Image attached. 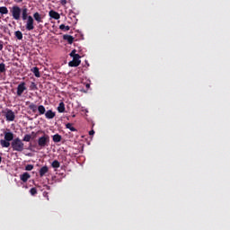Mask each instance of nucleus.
<instances>
[{
    "label": "nucleus",
    "instance_id": "39",
    "mask_svg": "<svg viewBox=\"0 0 230 230\" xmlns=\"http://www.w3.org/2000/svg\"><path fill=\"white\" fill-rule=\"evenodd\" d=\"M72 118H75V115H73Z\"/></svg>",
    "mask_w": 230,
    "mask_h": 230
},
{
    "label": "nucleus",
    "instance_id": "11",
    "mask_svg": "<svg viewBox=\"0 0 230 230\" xmlns=\"http://www.w3.org/2000/svg\"><path fill=\"white\" fill-rule=\"evenodd\" d=\"M64 40H66L68 44H73L75 42V37L69 35V34H65L63 36Z\"/></svg>",
    "mask_w": 230,
    "mask_h": 230
},
{
    "label": "nucleus",
    "instance_id": "21",
    "mask_svg": "<svg viewBox=\"0 0 230 230\" xmlns=\"http://www.w3.org/2000/svg\"><path fill=\"white\" fill-rule=\"evenodd\" d=\"M14 35L18 40H22V32L21 31H16Z\"/></svg>",
    "mask_w": 230,
    "mask_h": 230
},
{
    "label": "nucleus",
    "instance_id": "26",
    "mask_svg": "<svg viewBox=\"0 0 230 230\" xmlns=\"http://www.w3.org/2000/svg\"><path fill=\"white\" fill-rule=\"evenodd\" d=\"M52 168H60V162L54 160L51 164Z\"/></svg>",
    "mask_w": 230,
    "mask_h": 230
},
{
    "label": "nucleus",
    "instance_id": "22",
    "mask_svg": "<svg viewBox=\"0 0 230 230\" xmlns=\"http://www.w3.org/2000/svg\"><path fill=\"white\" fill-rule=\"evenodd\" d=\"M66 128H68V130H70L71 132H76V129L75 128V127H73L72 123L66 124Z\"/></svg>",
    "mask_w": 230,
    "mask_h": 230
},
{
    "label": "nucleus",
    "instance_id": "7",
    "mask_svg": "<svg viewBox=\"0 0 230 230\" xmlns=\"http://www.w3.org/2000/svg\"><path fill=\"white\" fill-rule=\"evenodd\" d=\"M24 91H26V83L22 82L17 86V92H16L17 96H22V93H24Z\"/></svg>",
    "mask_w": 230,
    "mask_h": 230
},
{
    "label": "nucleus",
    "instance_id": "19",
    "mask_svg": "<svg viewBox=\"0 0 230 230\" xmlns=\"http://www.w3.org/2000/svg\"><path fill=\"white\" fill-rule=\"evenodd\" d=\"M38 111L40 116H42V114H46V108L44 107V105L38 106Z\"/></svg>",
    "mask_w": 230,
    "mask_h": 230
},
{
    "label": "nucleus",
    "instance_id": "32",
    "mask_svg": "<svg viewBox=\"0 0 230 230\" xmlns=\"http://www.w3.org/2000/svg\"><path fill=\"white\" fill-rule=\"evenodd\" d=\"M60 3L62 6H66V4H67V0H60Z\"/></svg>",
    "mask_w": 230,
    "mask_h": 230
},
{
    "label": "nucleus",
    "instance_id": "37",
    "mask_svg": "<svg viewBox=\"0 0 230 230\" xmlns=\"http://www.w3.org/2000/svg\"><path fill=\"white\" fill-rule=\"evenodd\" d=\"M3 161V157L0 155V164L2 163Z\"/></svg>",
    "mask_w": 230,
    "mask_h": 230
},
{
    "label": "nucleus",
    "instance_id": "8",
    "mask_svg": "<svg viewBox=\"0 0 230 230\" xmlns=\"http://www.w3.org/2000/svg\"><path fill=\"white\" fill-rule=\"evenodd\" d=\"M5 119H6V121H14L15 112H13V111L9 109V111H6Z\"/></svg>",
    "mask_w": 230,
    "mask_h": 230
},
{
    "label": "nucleus",
    "instance_id": "40",
    "mask_svg": "<svg viewBox=\"0 0 230 230\" xmlns=\"http://www.w3.org/2000/svg\"><path fill=\"white\" fill-rule=\"evenodd\" d=\"M86 87H89V84H87Z\"/></svg>",
    "mask_w": 230,
    "mask_h": 230
},
{
    "label": "nucleus",
    "instance_id": "4",
    "mask_svg": "<svg viewBox=\"0 0 230 230\" xmlns=\"http://www.w3.org/2000/svg\"><path fill=\"white\" fill-rule=\"evenodd\" d=\"M25 28L27 31H31L35 30V20H33V17L31 15H29L28 19L26 20Z\"/></svg>",
    "mask_w": 230,
    "mask_h": 230
},
{
    "label": "nucleus",
    "instance_id": "18",
    "mask_svg": "<svg viewBox=\"0 0 230 230\" xmlns=\"http://www.w3.org/2000/svg\"><path fill=\"white\" fill-rule=\"evenodd\" d=\"M52 139L54 143H60V141H62V136H60L59 134H56L52 137Z\"/></svg>",
    "mask_w": 230,
    "mask_h": 230
},
{
    "label": "nucleus",
    "instance_id": "29",
    "mask_svg": "<svg viewBox=\"0 0 230 230\" xmlns=\"http://www.w3.org/2000/svg\"><path fill=\"white\" fill-rule=\"evenodd\" d=\"M70 57L72 58H75V57H80V56H79V54H76V49H74V50L71 51Z\"/></svg>",
    "mask_w": 230,
    "mask_h": 230
},
{
    "label": "nucleus",
    "instance_id": "13",
    "mask_svg": "<svg viewBox=\"0 0 230 230\" xmlns=\"http://www.w3.org/2000/svg\"><path fill=\"white\" fill-rule=\"evenodd\" d=\"M31 175H30L28 172H23L22 175H20L21 181L22 182H28V180L31 179Z\"/></svg>",
    "mask_w": 230,
    "mask_h": 230
},
{
    "label": "nucleus",
    "instance_id": "3",
    "mask_svg": "<svg viewBox=\"0 0 230 230\" xmlns=\"http://www.w3.org/2000/svg\"><path fill=\"white\" fill-rule=\"evenodd\" d=\"M49 145V135H43L38 139V146L42 149L46 148Z\"/></svg>",
    "mask_w": 230,
    "mask_h": 230
},
{
    "label": "nucleus",
    "instance_id": "38",
    "mask_svg": "<svg viewBox=\"0 0 230 230\" xmlns=\"http://www.w3.org/2000/svg\"><path fill=\"white\" fill-rule=\"evenodd\" d=\"M31 134H32V136H37V134H35V132H33V131L31 132Z\"/></svg>",
    "mask_w": 230,
    "mask_h": 230
},
{
    "label": "nucleus",
    "instance_id": "12",
    "mask_svg": "<svg viewBox=\"0 0 230 230\" xmlns=\"http://www.w3.org/2000/svg\"><path fill=\"white\" fill-rule=\"evenodd\" d=\"M55 116H56V113L51 110L47 111L45 113V118H47V119H53Z\"/></svg>",
    "mask_w": 230,
    "mask_h": 230
},
{
    "label": "nucleus",
    "instance_id": "36",
    "mask_svg": "<svg viewBox=\"0 0 230 230\" xmlns=\"http://www.w3.org/2000/svg\"><path fill=\"white\" fill-rule=\"evenodd\" d=\"M17 3H22V0H16Z\"/></svg>",
    "mask_w": 230,
    "mask_h": 230
},
{
    "label": "nucleus",
    "instance_id": "6",
    "mask_svg": "<svg viewBox=\"0 0 230 230\" xmlns=\"http://www.w3.org/2000/svg\"><path fill=\"white\" fill-rule=\"evenodd\" d=\"M80 58H82L80 56L73 58V60L68 63L69 67H78V66L82 64V60H80Z\"/></svg>",
    "mask_w": 230,
    "mask_h": 230
},
{
    "label": "nucleus",
    "instance_id": "17",
    "mask_svg": "<svg viewBox=\"0 0 230 230\" xmlns=\"http://www.w3.org/2000/svg\"><path fill=\"white\" fill-rule=\"evenodd\" d=\"M58 112L62 113V112H66V104H64L63 102H61L58 107Z\"/></svg>",
    "mask_w": 230,
    "mask_h": 230
},
{
    "label": "nucleus",
    "instance_id": "2",
    "mask_svg": "<svg viewBox=\"0 0 230 230\" xmlns=\"http://www.w3.org/2000/svg\"><path fill=\"white\" fill-rule=\"evenodd\" d=\"M11 146L13 152H22L24 150V143L21 138L16 137L11 142Z\"/></svg>",
    "mask_w": 230,
    "mask_h": 230
},
{
    "label": "nucleus",
    "instance_id": "28",
    "mask_svg": "<svg viewBox=\"0 0 230 230\" xmlns=\"http://www.w3.org/2000/svg\"><path fill=\"white\" fill-rule=\"evenodd\" d=\"M30 89L31 91H37V84H35L34 82H32L30 85Z\"/></svg>",
    "mask_w": 230,
    "mask_h": 230
},
{
    "label": "nucleus",
    "instance_id": "10",
    "mask_svg": "<svg viewBox=\"0 0 230 230\" xmlns=\"http://www.w3.org/2000/svg\"><path fill=\"white\" fill-rule=\"evenodd\" d=\"M33 19L36 21V22H38V24L43 22V17L40 15V13H39V12L33 13Z\"/></svg>",
    "mask_w": 230,
    "mask_h": 230
},
{
    "label": "nucleus",
    "instance_id": "25",
    "mask_svg": "<svg viewBox=\"0 0 230 230\" xmlns=\"http://www.w3.org/2000/svg\"><path fill=\"white\" fill-rule=\"evenodd\" d=\"M6 73V65L4 63L0 64V74Z\"/></svg>",
    "mask_w": 230,
    "mask_h": 230
},
{
    "label": "nucleus",
    "instance_id": "30",
    "mask_svg": "<svg viewBox=\"0 0 230 230\" xmlns=\"http://www.w3.org/2000/svg\"><path fill=\"white\" fill-rule=\"evenodd\" d=\"M25 170L26 172H31V170H33V164H27Z\"/></svg>",
    "mask_w": 230,
    "mask_h": 230
},
{
    "label": "nucleus",
    "instance_id": "27",
    "mask_svg": "<svg viewBox=\"0 0 230 230\" xmlns=\"http://www.w3.org/2000/svg\"><path fill=\"white\" fill-rule=\"evenodd\" d=\"M22 141H26L27 143H30L31 141V135H25Z\"/></svg>",
    "mask_w": 230,
    "mask_h": 230
},
{
    "label": "nucleus",
    "instance_id": "20",
    "mask_svg": "<svg viewBox=\"0 0 230 230\" xmlns=\"http://www.w3.org/2000/svg\"><path fill=\"white\" fill-rule=\"evenodd\" d=\"M59 30H61L62 31H69V30H71V27H69V25L61 24L59 25Z\"/></svg>",
    "mask_w": 230,
    "mask_h": 230
},
{
    "label": "nucleus",
    "instance_id": "5",
    "mask_svg": "<svg viewBox=\"0 0 230 230\" xmlns=\"http://www.w3.org/2000/svg\"><path fill=\"white\" fill-rule=\"evenodd\" d=\"M11 13H12L13 18L15 21H19L21 19V7L17 5L13 6Z\"/></svg>",
    "mask_w": 230,
    "mask_h": 230
},
{
    "label": "nucleus",
    "instance_id": "24",
    "mask_svg": "<svg viewBox=\"0 0 230 230\" xmlns=\"http://www.w3.org/2000/svg\"><path fill=\"white\" fill-rule=\"evenodd\" d=\"M29 109L31 111H32V112H37V109H39L35 103L31 102L30 105H29Z\"/></svg>",
    "mask_w": 230,
    "mask_h": 230
},
{
    "label": "nucleus",
    "instance_id": "34",
    "mask_svg": "<svg viewBox=\"0 0 230 230\" xmlns=\"http://www.w3.org/2000/svg\"><path fill=\"white\" fill-rule=\"evenodd\" d=\"M3 48H4L3 41H0V51H3Z\"/></svg>",
    "mask_w": 230,
    "mask_h": 230
},
{
    "label": "nucleus",
    "instance_id": "14",
    "mask_svg": "<svg viewBox=\"0 0 230 230\" xmlns=\"http://www.w3.org/2000/svg\"><path fill=\"white\" fill-rule=\"evenodd\" d=\"M49 172V168H48V166H43L40 169V177H44V175H46V173H48Z\"/></svg>",
    "mask_w": 230,
    "mask_h": 230
},
{
    "label": "nucleus",
    "instance_id": "9",
    "mask_svg": "<svg viewBox=\"0 0 230 230\" xmlns=\"http://www.w3.org/2000/svg\"><path fill=\"white\" fill-rule=\"evenodd\" d=\"M49 17L55 19L56 21H58V19H60V14L57 11H49Z\"/></svg>",
    "mask_w": 230,
    "mask_h": 230
},
{
    "label": "nucleus",
    "instance_id": "1",
    "mask_svg": "<svg viewBox=\"0 0 230 230\" xmlns=\"http://www.w3.org/2000/svg\"><path fill=\"white\" fill-rule=\"evenodd\" d=\"M4 139L0 140V145L2 148H8L11 145L10 141H13V134L12 132H4Z\"/></svg>",
    "mask_w": 230,
    "mask_h": 230
},
{
    "label": "nucleus",
    "instance_id": "15",
    "mask_svg": "<svg viewBox=\"0 0 230 230\" xmlns=\"http://www.w3.org/2000/svg\"><path fill=\"white\" fill-rule=\"evenodd\" d=\"M28 17H30V15H28V8L24 7L22 10V21H26Z\"/></svg>",
    "mask_w": 230,
    "mask_h": 230
},
{
    "label": "nucleus",
    "instance_id": "33",
    "mask_svg": "<svg viewBox=\"0 0 230 230\" xmlns=\"http://www.w3.org/2000/svg\"><path fill=\"white\" fill-rule=\"evenodd\" d=\"M7 111H10V109L5 108L4 110H2V114H4L6 117Z\"/></svg>",
    "mask_w": 230,
    "mask_h": 230
},
{
    "label": "nucleus",
    "instance_id": "23",
    "mask_svg": "<svg viewBox=\"0 0 230 230\" xmlns=\"http://www.w3.org/2000/svg\"><path fill=\"white\" fill-rule=\"evenodd\" d=\"M0 13H2V15H6V13H8V8L6 6L0 7Z\"/></svg>",
    "mask_w": 230,
    "mask_h": 230
},
{
    "label": "nucleus",
    "instance_id": "31",
    "mask_svg": "<svg viewBox=\"0 0 230 230\" xmlns=\"http://www.w3.org/2000/svg\"><path fill=\"white\" fill-rule=\"evenodd\" d=\"M31 195H37V189L36 188H31L30 190Z\"/></svg>",
    "mask_w": 230,
    "mask_h": 230
},
{
    "label": "nucleus",
    "instance_id": "16",
    "mask_svg": "<svg viewBox=\"0 0 230 230\" xmlns=\"http://www.w3.org/2000/svg\"><path fill=\"white\" fill-rule=\"evenodd\" d=\"M31 72L33 73L34 76H36V78H40V72L39 71V67L34 66L31 68Z\"/></svg>",
    "mask_w": 230,
    "mask_h": 230
},
{
    "label": "nucleus",
    "instance_id": "35",
    "mask_svg": "<svg viewBox=\"0 0 230 230\" xmlns=\"http://www.w3.org/2000/svg\"><path fill=\"white\" fill-rule=\"evenodd\" d=\"M89 135H90V136H94V131H93V129H92V130L89 132Z\"/></svg>",
    "mask_w": 230,
    "mask_h": 230
}]
</instances>
